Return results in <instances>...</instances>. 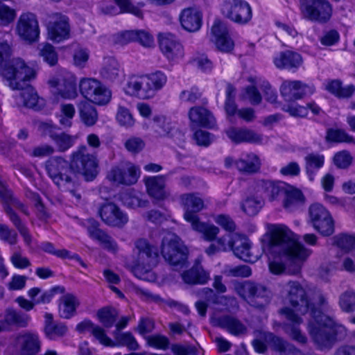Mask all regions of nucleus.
I'll use <instances>...</instances> for the list:
<instances>
[{"label":"nucleus","mask_w":355,"mask_h":355,"mask_svg":"<svg viewBox=\"0 0 355 355\" xmlns=\"http://www.w3.org/2000/svg\"><path fill=\"white\" fill-rule=\"evenodd\" d=\"M284 290L292 309H282L281 313L291 322L284 325V329L294 340L300 344L307 342V338L297 327L302 322V320L295 312L302 315L309 312L311 319L308 331L320 349H329L336 340L345 338L346 328L323 313V311H327L330 307L327 297L320 291H315L313 296L308 299L305 289L297 281L288 282L284 285Z\"/></svg>","instance_id":"1"},{"label":"nucleus","mask_w":355,"mask_h":355,"mask_svg":"<svg viewBox=\"0 0 355 355\" xmlns=\"http://www.w3.org/2000/svg\"><path fill=\"white\" fill-rule=\"evenodd\" d=\"M267 229L270 234L269 252L275 259L281 260L270 262V271L275 275L284 272L293 275L299 274L310 250L298 241L297 236L286 225L268 224Z\"/></svg>","instance_id":"2"},{"label":"nucleus","mask_w":355,"mask_h":355,"mask_svg":"<svg viewBox=\"0 0 355 355\" xmlns=\"http://www.w3.org/2000/svg\"><path fill=\"white\" fill-rule=\"evenodd\" d=\"M49 176L58 187L75 183L76 176L83 175L87 181L97 175V162L94 156L87 153L85 146H80L71 155V163L61 157H53L46 162Z\"/></svg>","instance_id":"3"},{"label":"nucleus","mask_w":355,"mask_h":355,"mask_svg":"<svg viewBox=\"0 0 355 355\" xmlns=\"http://www.w3.org/2000/svg\"><path fill=\"white\" fill-rule=\"evenodd\" d=\"M36 72L20 58H15L2 71V76L12 89L21 90L17 103L26 107L37 109L39 97L35 89L26 82L35 77Z\"/></svg>","instance_id":"4"},{"label":"nucleus","mask_w":355,"mask_h":355,"mask_svg":"<svg viewBox=\"0 0 355 355\" xmlns=\"http://www.w3.org/2000/svg\"><path fill=\"white\" fill-rule=\"evenodd\" d=\"M166 83L167 76L161 71L143 75H131L127 80L125 92L140 99H150L162 89Z\"/></svg>","instance_id":"5"},{"label":"nucleus","mask_w":355,"mask_h":355,"mask_svg":"<svg viewBox=\"0 0 355 355\" xmlns=\"http://www.w3.org/2000/svg\"><path fill=\"white\" fill-rule=\"evenodd\" d=\"M0 198L3 204V209L10 222L22 236L24 241L28 245H31L32 236L28 228L22 222L19 215L14 211L13 207L19 210L26 216H29L28 207L19 199L14 197L12 192L0 182Z\"/></svg>","instance_id":"6"},{"label":"nucleus","mask_w":355,"mask_h":355,"mask_svg":"<svg viewBox=\"0 0 355 355\" xmlns=\"http://www.w3.org/2000/svg\"><path fill=\"white\" fill-rule=\"evenodd\" d=\"M135 255L131 271L141 279L148 280L153 267L157 263L158 254L156 249L146 239H139L135 242Z\"/></svg>","instance_id":"7"},{"label":"nucleus","mask_w":355,"mask_h":355,"mask_svg":"<svg viewBox=\"0 0 355 355\" xmlns=\"http://www.w3.org/2000/svg\"><path fill=\"white\" fill-rule=\"evenodd\" d=\"M161 253L165 261L171 266L182 268L186 265L188 250L180 237L174 233H164Z\"/></svg>","instance_id":"8"},{"label":"nucleus","mask_w":355,"mask_h":355,"mask_svg":"<svg viewBox=\"0 0 355 355\" xmlns=\"http://www.w3.org/2000/svg\"><path fill=\"white\" fill-rule=\"evenodd\" d=\"M80 94L89 102L98 105L108 103L112 94L101 82L95 78H83L79 83Z\"/></svg>","instance_id":"9"},{"label":"nucleus","mask_w":355,"mask_h":355,"mask_svg":"<svg viewBox=\"0 0 355 355\" xmlns=\"http://www.w3.org/2000/svg\"><path fill=\"white\" fill-rule=\"evenodd\" d=\"M236 293L251 306L262 309L270 302V293L264 286L250 282L235 286Z\"/></svg>","instance_id":"10"},{"label":"nucleus","mask_w":355,"mask_h":355,"mask_svg":"<svg viewBox=\"0 0 355 355\" xmlns=\"http://www.w3.org/2000/svg\"><path fill=\"white\" fill-rule=\"evenodd\" d=\"M224 17L239 24H245L252 19L250 6L243 0H225L221 6Z\"/></svg>","instance_id":"11"},{"label":"nucleus","mask_w":355,"mask_h":355,"mask_svg":"<svg viewBox=\"0 0 355 355\" xmlns=\"http://www.w3.org/2000/svg\"><path fill=\"white\" fill-rule=\"evenodd\" d=\"M48 38L59 43L70 37V24L68 17L60 12L49 15L46 24Z\"/></svg>","instance_id":"12"},{"label":"nucleus","mask_w":355,"mask_h":355,"mask_svg":"<svg viewBox=\"0 0 355 355\" xmlns=\"http://www.w3.org/2000/svg\"><path fill=\"white\" fill-rule=\"evenodd\" d=\"M139 175V167L130 162H123L110 170L107 179L116 184L129 186L135 184Z\"/></svg>","instance_id":"13"},{"label":"nucleus","mask_w":355,"mask_h":355,"mask_svg":"<svg viewBox=\"0 0 355 355\" xmlns=\"http://www.w3.org/2000/svg\"><path fill=\"white\" fill-rule=\"evenodd\" d=\"M311 223L322 236L331 235L334 232L333 219L329 212L320 204L314 203L309 207Z\"/></svg>","instance_id":"14"},{"label":"nucleus","mask_w":355,"mask_h":355,"mask_svg":"<svg viewBox=\"0 0 355 355\" xmlns=\"http://www.w3.org/2000/svg\"><path fill=\"white\" fill-rule=\"evenodd\" d=\"M301 10L305 18L319 22L327 21L332 12L327 0H301Z\"/></svg>","instance_id":"15"},{"label":"nucleus","mask_w":355,"mask_h":355,"mask_svg":"<svg viewBox=\"0 0 355 355\" xmlns=\"http://www.w3.org/2000/svg\"><path fill=\"white\" fill-rule=\"evenodd\" d=\"M16 33L24 40L35 42L40 35V26L36 15L30 12L22 13L17 22Z\"/></svg>","instance_id":"16"},{"label":"nucleus","mask_w":355,"mask_h":355,"mask_svg":"<svg viewBox=\"0 0 355 355\" xmlns=\"http://www.w3.org/2000/svg\"><path fill=\"white\" fill-rule=\"evenodd\" d=\"M180 202L184 213V218L193 223L199 218L197 213L206 208L205 201L198 193H183L180 196Z\"/></svg>","instance_id":"17"},{"label":"nucleus","mask_w":355,"mask_h":355,"mask_svg":"<svg viewBox=\"0 0 355 355\" xmlns=\"http://www.w3.org/2000/svg\"><path fill=\"white\" fill-rule=\"evenodd\" d=\"M315 91L312 84H306L300 80H284L280 87L282 96L287 101L302 98Z\"/></svg>","instance_id":"18"},{"label":"nucleus","mask_w":355,"mask_h":355,"mask_svg":"<svg viewBox=\"0 0 355 355\" xmlns=\"http://www.w3.org/2000/svg\"><path fill=\"white\" fill-rule=\"evenodd\" d=\"M98 214L101 220L109 226L121 227L128 221V215L114 202L103 204Z\"/></svg>","instance_id":"19"},{"label":"nucleus","mask_w":355,"mask_h":355,"mask_svg":"<svg viewBox=\"0 0 355 355\" xmlns=\"http://www.w3.org/2000/svg\"><path fill=\"white\" fill-rule=\"evenodd\" d=\"M159 43L161 51L168 60H173L184 56L183 46L173 35H161Z\"/></svg>","instance_id":"20"},{"label":"nucleus","mask_w":355,"mask_h":355,"mask_svg":"<svg viewBox=\"0 0 355 355\" xmlns=\"http://www.w3.org/2000/svg\"><path fill=\"white\" fill-rule=\"evenodd\" d=\"M213 40L217 49L225 53L230 52L234 46L230 38L226 26L220 20H216L211 28Z\"/></svg>","instance_id":"21"},{"label":"nucleus","mask_w":355,"mask_h":355,"mask_svg":"<svg viewBox=\"0 0 355 355\" xmlns=\"http://www.w3.org/2000/svg\"><path fill=\"white\" fill-rule=\"evenodd\" d=\"M153 128L158 137H168L180 142L184 141V133L172 125L164 116H155L153 118Z\"/></svg>","instance_id":"22"},{"label":"nucleus","mask_w":355,"mask_h":355,"mask_svg":"<svg viewBox=\"0 0 355 355\" xmlns=\"http://www.w3.org/2000/svg\"><path fill=\"white\" fill-rule=\"evenodd\" d=\"M225 132L228 138L235 144H261L263 140L261 135L246 128L230 127Z\"/></svg>","instance_id":"23"},{"label":"nucleus","mask_w":355,"mask_h":355,"mask_svg":"<svg viewBox=\"0 0 355 355\" xmlns=\"http://www.w3.org/2000/svg\"><path fill=\"white\" fill-rule=\"evenodd\" d=\"M287 187L288 185L282 182L261 180L257 182L258 190L271 202L284 196Z\"/></svg>","instance_id":"24"},{"label":"nucleus","mask_w":355,"mask_h":355,"mask_svg":"<svg viewBox=\"0 0 355 355\" xmlns=\"http://www.w3.org/2000/svg\"><path fill=\"white\" fill-rule=\"evenodd\" d=\"M173 173V172L171 171L165 175H157L146 178L145 184L148 195L158 200H164L166 196L165 191L166 180L168 176Z\"/></svg>","instance_id":"25"},{"label":"nucleus","mask_w":355,"mask_h":355,"mask_svg":"<svg viewBox=\"0 0 355 355\" xmlns=\"http://www.w3.org/2000/svg\"><path fill=\"white\" fill-rule=\"evenodd\" d=\"M49 83L52 86L57 87L58 93L64 98L72 99L78 96L76 80L72 75L67 74L58 80H51Z\"/></svg>","instance_id":"26"},{"label":"nucleus","mask_w":355,"mask_h":355,"mask_svg":"<svg viewBox=\"0 0 355 355\" xmlns=\"http://www.w3.org/2000/svg\"><path fill=\"white\" fill-rule=\"evenodd\" d=\"M217 326L225 329L234 336H241L247 333V327L237 318L223 315L216 319Z\"/></svg>","instance_id":"27"},{"label":"nucleus","mask_w":355,"mask_h":355,"mask_svg":"<svg viewBox=\"0 0 355 355\" xmlns=\"http://www.w3.org/2000/svg\"><path fill=\"white\" fill-rule=\"evenodd\" d=\"M180 20L184 29L189 32H195L201 26L202 13L196 8H187L182 11Z\"/></svg>","instance_id":"28"},{"label":"nucleus","mask_w":355,"mask_h":355,"mask_svg":"<svg viewBox=\"0 0 355 355\" xmlns=\"http://www.w3.org/2000/svg\"><path fill=\"white\" fill-rule=\"evenodd\" d=\"M182 278L184 282L188 284H204L209 279V274L197 260L191 269L182 274Z\"/></svg>","instance_id":"29"},{"label":"nucleus","mask_w":355,"mask_h":355,"mask_svg":"<svg viewBox=\"0 0 355 355\" xmlns=\"http://www.w3.org/2000/svg\"><path fill=\"white\" fill-rule=\"evenodd\" d=\"M274 63L279 69H297L302 64V58L296 52L286 51L274 58Z\"/></svg>","instance_id":"30"},{"label":"nucleus","mask_w":355,"mask_h":355,"mask_svg":"<svg viewBox=\"0 0 355 355\" xmlns=\"http://www.w3.org/2000/svg\"><path fill=\"white\" fill-rule=\"evenodd\" d=\"M87 232L89 236L97 240L105 249L113 252L117 250L116 241L105 232L99 229L95 221H92V225L87 228Z\"/></svg>","instance_id":"31"},{"label":"nucleus","mask_w":355,"mask_h":355,"mask_svg":"<svg viewBox=\"0 0 355 355\" xmlns=\"http://www.w3.org/2000/svg\"><path fill=\"white\" fill-rule=\"evenodd\" d=\"M189 118L193 125L211 127L214 119L209 110L202 107H193L189 110Z\"/></svg>","instance_id":"32"},{"label":"nucleus","mask_w":355,"mask_h":355,"mask_svg":"<svg viewBox=\"0 0 355 355\" xmlns=\"http://www.w3.org/2000/svg\"><path fill=\"white\" fill-rule=\"evenodd\" d=\"M231 250L239 259L248 262H252L253 259L250 252V244L248 239L239 234H234Z\"/></svg>","instance_id":"33"},{"label":"nucleus","mask_w":355,"mask_h":355,"mask_svg":"<svg viewBox=\"0 0 355 355\" xmlns=\"http://www.w3.org/2000/svg\"><path fill=\"white\" fill-rule=\"evenodd\" d=\"M263 336L266 340L272 342V348L278 352L279 355H305L293 345L284 341L272 334H265Z\"/></svg>","instance_id":"34"},{"label":"nucleus","mask_w":355,"mask_h":355,"mask_svg":"<svg viewBox=\"0 0 355 355\" xmlns=\"http://www.w3.org/2000/svg\"><path fill=\"white\" fill-rule=\"evenodd\" d=\"M81 122L87 127L94 126L98 119L96 108L89 101H83L78 104Z\"/></svg>","instance_id":"35"},{"label":"nucleus","mask_w":355,"mask_h":355,"mask_svg":"<svg viewBox=\"0 0 355 355\" xmlns=\"http://www.w3.org/2000/svg\"><path fill=\"white\" fill-rule=\"evenodd\" d=\"M17 342L20 345L22 355H35L40 349L38 336L34 334H25L19 336Z\"/></svg>","instance_id":"36"},{"label":"nucleus","mask_w":355,"mask_h":355,"mask_svg":"<svg viewBox=\"0 0 355 355\" xmlns=\"http://www.w3.org/2000/svg\"><path fill=\"white\" fill-rule=\"evenodd\" d=\"M59 305L60 315L65 319L71 318L76 313L79 306L78 298L71 293H66L60 298Z\"/></svg>","instance_id":"37"},{"label":"nucleus","mask_w":355,"mask_h":355,"mask_svg":"<svg viewBox=\"0 0 355 355\" xmlns=\"http://www.w3.org/2000/svg\"><path fill=\"white\" fill-rule=\"evenodd\" d=\"M67 331V327L63 323L54 321L51 313H46L44 333L48 338L55 340L63 336Z\"/></svg>","instance_id":"38"},{"label":"nucleus","mask_w":355,"mask_h":355,"mask_svg":"<svg viewBox=\"0 0 355 355\" xmlns=\"http://www.w3.org/2000/svg\"><path fill=\"white\" fill-rule=\"evenodd\" d=\"M305 169L310 180L313 181L316 173L324 163V157L318 153H311L304 157Z\"/></svg>","instance_id":"39"},{"label":"nucleus","mask_w":355,"mask_h":355,"mask_svg":"<svg viewBox=\"0 0 355 355\" xmlns=\"http://www.w3.org/2000/svg\"><path fill=\"white\" fill-rule=\"evenodd\" d=\"M120 65L114 58H106L103 60L102 68L100 71L101 77L103 79L114 81L119 75Z\"/></svg>","instance_id":"40"},{"label":"nucleus","mask_w":355,"mask_h":355,"mask_svg":"<svg viewBox=\"0 0 355 355\" xmlns=\"http://www.w3.org/2000/svg\"><path fill=\"white\" fill-rule=\"evenodd\" d=\"M284 196V207L290 211L295 209L304 202V196L302 192L288 186L286 189V193H285Z\"/></svg>","instance_id":"41"},{"label":"nucleus","mask_w":355,"mask_h":355,"mask_svg":"<svg viewBox=\"0 0 355 355\" xmlns=\"http://www.w3.org/2000/svg\"><path fill=\"white\" fill-rule=\"evenodd\" d=\"M40 248L45 252L53 254L61 259H73L78 262L80 265L85 267V263L77 254H71L69 251L65 249L56 250L54 245L50 242H43L40 245Z\"/></svg>","instance_id":"42"},{"label":"nucleus","mask_w":355,"mask_h":355,"mask_svg":"<svg viewBox=\"0 0 355 355\" xmlns=\"http://www.w3.org/2000/svg\"><path fill=\"white\" fill-rule=\"evenodd\" d=\"M234 164L239 171L249 173L257 172L260 168L259 159L253 153L236 161Z\"/></svg>","instance_id":"43"},{"label":"nucleus","mask_w":355,"mask_h":355,"mask_svg":"<svg viewBox=\"0 0 355 355\" xmlns=\"http://www.w3.org/2000/svg\"><path fill=\"white\" fill-rule=\"evenodd\" d=\"M191 225L194 231L201 233L203 238L207 241L214 240L219 233L218 227L212 224L201 222L200 218L191 223Z\"/></svg>","instance_id":"44"},{"label":"nucleus","mask_w":355,"mask_h":355,"mask_svg":"<svg viewBox=\"0 0 355 355\" xmlns=\"http://www.w3.org/2000/svg\"><path fill=\"white\" fill-rule=\"evenodd\" d=\"M139 193L134 190H128L121 196L123 203L130 208L146 207L148 206V202L143 200Z\"/></svg>","instance_id":"45"},{"label":"nucleus","mask_w":355,"mask_h":355,"mask_svg":"<svg viewBox=\"0 0 355 355\" xmlns=\"http://www.w3.org/2000/svg\"><path fill=\"white\" fill-rule=\"evenodd\" d=\"M77 138L76 135H71L64 132H59L53 141L58 151L64 153L75 144Z\"/></svg>","instance_id":"46"},{"label":"nucleus","mask_w":355,"mask_h":355,"mask_svg":"<svg viewBox=\"0 0 355 355\" xmlns=\"http://www.w3.org/2000/svg\"><path fill=\"white\" fill-rule=\"evenodd\" d=\"M114 337L116 342L115 345L125 346L132 351H135L139 347L138 343L130 332H114Z\"/></svg>","instance_id":"47"},{"label":"nucleus","mask_w":355,"mask_h":355,"mask_svg":"<svg viewBox=\"0 0 355 355\" xmlns=\"http://www.w3.org/2000/svg\"><path fill=\"white\" fill-rule=\"evenodd\" d=\"M25 196L34 203L37 211L36 214L39 219L45 220L49 217L42 198L37 193L27 190L25 193Z\"/></svg>","instance_id":"48"},{"label":"nucleus","mask_w":355,"mask_h":355,"mask_svg":"<svg viewBox=\"0 0 355 355\" xmlns=\"http://www.w3.org/2000/svg\"><path fill=\"white\" fill-rule=\"evenodd\" d=\"M39 51L40 55L50 66H54L57 64L58 55L52 44L49 43L42 44L39 46Z\"/></svg>","instance_id":"49"},{"label":"nucleus","mask_w":355,"mask_h":355,"mask_svg":"<svg viewBox=\"0 0 355 355\" xmlns=\"http://www.w3.org/2000/svg\"><path fill=\"white\" fill-rule=\"evenodd\" d=\"M97 316L100 322L107 328H110L115 323L118 313L115 309L104 307L98 310Z\"/></svg>","instance_id":"50"},{"label":"nucleus","mask_w":355,"mask_h":355,"mask_svg":"<svg viewBox=\"0 0 355 355\" xmlns=\"http://www.w3.org/2000/svg\"><path fill=\"white\" fill-rule=\"evenodd\" d=\"M37 130L43 137H49L53 141L60 132V128L51 121L37 122Z\"/></svg>","instance_id":"51"},{"label":"nucleus","mask_w":355,"mask_h":355,"mask_svg":"<svg viewBox=\"0 0 355 355\" xmlns=\"http://www.w3.org/2000/svg\"><path fill=\"white\" fill-rule=\"evenodd\" d=\"M234 99L235 88L231 84H228L226 87L225 109L227 114L230 116H232L238 113L239 110Z\"/></svg>","instance_id":"52"},{"label":"nucleus","mask_w":355,"mask_h":355,"mask_svg":"<svg viewBox=\"0 0 355 355\" xmlns=\"http://www.w3.org/2000/svg\"><path fill=\"white\" fill-rule=\"evenodd\" d=\"M0 239L9 245H14L18 242V234L8 225L0 223Z\"/></svg>","instance_id":"53"},{"label":"nucleus","mask_w":355,"mask_h":355,"mask_svg":"<svg viewBox=\"0 0 355 355\" xmlns=\"http://www.w3.org/2000/svg\"><path fill=\"white\" fill-rule=\"evenodd\" d=\"M116 119L121 126L130 128L135 124V120L130 110L123 106L118 107Z\"/></svg>","instance_id":"54"},{"label":"nucleus","mask_w":355,"mask_h":355,"mask_svg":"<svg viewBox=\"0 0 355 355\" xmlns=\"http://www.w3.org/2000/svg\"><path fill=\"white\" fill-rule=\"evenodd\" d=\"M146 339L149 346L156 349L166 350L169 347V339L161 334L149 336Z\"/></svg>","instance_id":"55"},{"label":"nucleus","mask_w":355,"mask_h":355,"mask_svg":"<svg viewBox=\"0 0 355 355\" xmlns=\"http://www.w3.org/2000/svg\"><path fill=\"white\" fill-rule=\"evenodd\" d=\"M262 202L254 197L248 198L242 204L241 209L249 216L256 215L261 207Z\"/></svg>","instance_id":"56"},{"label":"nucleus","mask_w":355,"mask_h":355,"mask_svg":"<svg viewBox=\"0 0 355 355\" xmlns=\"http://www.w3.org/2000/svg\"><path fill=\"white\" fill-rule=\"evenodd\" d=\"M5 320L10 324H17L20 327H25L27 324V317L13 309L6 311Z\"/></svg>","instance_id":"57"},{"label":"nucleus","mask_w":355,"mask_h":355,"mask_svg":"<svg viewBox=\"0 0 355 355\" xmlns=\"http://www.w3.org/2000/svg\"><path fill=\"white\" fill-rule=\"evenodd\" d=\"M16 17V11L0 1V22L3 26H8Z\"/></svg>","instance_id":"58"},{"label":"nucleus","mask_w":355,"mask_h":355,"mask_svg":"<svg viewBox=\"0 0 355 355\" xmlns=\"http://www.w3.org/2000/svg\"><path fill=\"white\" fill-rule=\"evenodd\" d=\"M339 304L345 312L355 311V293L347 291L340 297Z\"/></svg>","instance_id":"59"},{"label":"nucleus","mask_w":355,"mask_h":355,"mask_svg":"<svg viewBox=\"0 0 355 355\" xmlns=\"http://www.w3.org/2000/svg\"><path fill=\"white\" fill-rule=\"evenodd\" d=\"M334 243L340 248L349 251L355 248V237L347 234H339L334 238Z\"/></svg>","instance_id":"60"},{"label":"nucleus","mask_w":355,"mask_h":355,"mask_svg":"<svg viewBox=\"0 0 355 355\" xmlns=\"http://www.w3.org/2000/svg\"><path fill=\"white\" fill-rule=\"evenodd\" d=\"M10 261L15 268L19 269L26 268L31 266V261L22 254L20 249L13 252L10 257Z\"/></svg>","instance_id":"61"},{"label":"nucleus","mask_w":355,"mask_h":355,"mask_svg":"<svg viewBox=\"0 0 355 355\" xmlns=\"http://www.w3.org/2000/svg\"><path fill=\"white\" fill-rule=\"evenodd\" d=\"M327 139L336 142H352L353 137L341 130H329L327 132Z\"/></svg>","instance_id":"62"},{"label":"nucleus","mask_w":355,"mask_h":355,"mask_svg":"<svg viewBox=\"0 0 355 355\" xmlns=\"http://www.w3.org/2000/svg\"><path fill=\"white\" fill-rule=\"evenodd\" d=\"M192 62L203 72H210L213 68L212 62L204 54L194 56Z\"/></svg>","instance_id":"63"},{"label":"nucleus","mask_w":355,"mask_h":355,"mask_svg":"<svg viewBox=\"0 0 355 355\" xmlns=\"http://www.w3.org/2000/svg\"><path fill=\"white\" fill-rule=\"evenodd\" d=\"M101 344L108 346L113 347L115 346V343L112 341L105 334V330L98 326L96 325L94 329H92V332L91 334Z\"/></svg>","instance_id":"64"}]
</instances>
